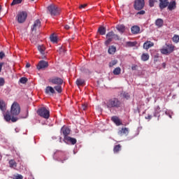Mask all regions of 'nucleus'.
Masks as SVG:
<instances>
[{
  "instance_id": "f257e3e1",
  "label": "nucleus",
  "mask_w": 179,
  "mask_h": 179,
  "mask_svg": "<svg viewBox=\"0 0 179 179\" xmlns=\"http://www.w3.org/2000/svg\"><path fill=\"white\" fill-rule=\"evenodd\" d=\"M106 106L108 110L118 109L122 107V102L118 98H111L106 101Z\"/></svg>"
},
{
  "instance_id": "f03ea898",
  "label": "nucleus",
  "mask_w": 179,
  "mask_h": 179,
  "mask_svg": "<svg viewBox=\"0 0 179 179\" xmlns=\"http://www.w3.org/2000/svg\"><path fill=\"white\" fill-rule=\"evenodd\" d=\"M176 46L171 43H166L164 46L160 50V52L164 55H169L174 51Z\"/></svg>"
},
{
  "instance_id": "7ed1b4c3",
  "label": "nucleus",
  "mask_w": 179,
  "mask_h": 179,
  "mask_svg": "<svg viewBox=\"0 0 179 179\" xmlns=\"http://www.w3.org/2000/svg\"><path fill=\"white\" fill-rule=\"evenodd\" d=\"M48 10L51 16H58L61 13V8L55 4H50L48 6Z\"/></svg>"
},
{
  "instance_id": "20e7f679",
  "label": "nucleus",
  "mask_w": 179,
  "mask_h": 179,
  "mask_svg": "<svg viewBox=\"0 0 179 179\" xmlns=\"http://www.w3.org/2000/svg\"><path fill=\"white\" fill-rule=\"evenodd\" d=\"M37 114L42 118H45V120H48V118H50V110L45 107L38 109Z\"/></svg>"
},
{
  "instance_id": "39448f33",
  "label": "nucleus",
  "mask_w": 179,
  "mask_h": 179,
  "mask_svg": "<svg viewBox=\"0 0 179 179\" xmlns=\"http://www.w3.org/2000/svg\"><path fill=\"white\" fill-rule=\"evenodd\" d=\"M10 114L13 117L19 115L20 114V106L17 102H14L10 108Z\"/></svg>"
},
{
  "instance_id": "423d86ee",
  "label": "nucleus",
  "mask_w": 179,
  "mask_h": 179,
  "mask_svg": "<svg viewBox=\"0 0 179 179\" xmlns=\"http://www.w3.org/2000/svg\"><path fill=\"white\" fill-rule=\"evenodd\" d=\"M18 23H24L27 19V13L25 11H20L16 16Z\"/></svg>"
},
{
  "instance_id": "0eeeda50",
  "label": "nucleus",
  "mask_w": 179,
  "mask_h": 179,
  "mask_svg": "<svg viewBox=\"0 0 179 179\" xmlns=\"http://www.w3.org/2000/svg\"><path fill=\"white\" fill-rule=\"evenodd\" d=\"M134 8L136 10H142L145 8V0H135Z\"/></svg>"
},
{
  "instance_id": "6e6552de",
  "label": "nucleus",
  "mask_w": 179,
  "mask_h": 179,
  "mask_svg": "<svg viewBox=\"0 0 179 179\" xmlns=\"http://www.w3.org/2000/svg\"><path fill=\"white\" fill-rule=\"evenodd\" d=\"M56 156H58V161L61 162V163H64L66 160H68V157L65 152L62 151H59L55 153Z\"/></svg>"
},
{
  "instance_id": "1a4fd4ad",
  "label": "nucleus",
  "mask_w": 179,
  "mask_h": 179,
  "mask_svg": "<svg viewBox=\"0 0 179 179\" xmlns=\"http://www.w3.org/2000/svg\"><path fill=\"white\" fill-rule=\"evenodd\" d=\"M49 82L50 83H52V85H62L64 83V80H62V78H59V77H54L52 78H50L49 80Z\"/></svg>"
},
{
  "instance_id": "9d476101",
  "label": "nucleus",
  "mask_w": 179,
  "mask_h": 179,
  "mask_svg": "<svg viewBox=\"0 0 179 179\" xmlns=\"http://www.w3.org/2000/svg\"><path fill=\"white\" fill-rule=\"evenodd\" d=\"M4 119L6 120V121H7V122H9V121L10 120L12 121V122H16V121H17V117L13 116L12 117L9 111H7L6 114H4Z\"/></svg>"
},
{
  "instance_id": "9b49d317",
  "label": "nucleus",
  "mask_w": 179,
  "mask_h": 179,
  "mask_svg": "<svg viewBox=\"0 0 179 179\" xmlns=\"http://www.w3.org/2000/svg\"><path fill=\"white\" fill-rule=\"evenodd\" d=\"M61 132L64 135V139H65L66 138H68V136H69L68 135L71 134V129L68 127L64 126L61 129Z\"/></svg>"
},
{
  "instance_id": "f8f14e48",
  "label": "nucleus",
  "mask_w": 179,
  "mask_h": 179,
  "mask_svg": "<svg viewBox=\"0 0 179 179\" xmlns=\"http://www.w3.org/2000/svg\"><path fill=\"white\" fill-rule=\"evenodd\" d=\"M106 38H108L105 41L106 45H109L110 43L113 41V38H114V31H110L106 34Z\"/></svg>"
},
{
  "instance_id": "ddd939ff",
  "label": "nucleus",
  "mask_w": 179,
  "mask_h": 179,
  "mask_svg": "<svg viewBox=\"0 0 179 179\" xmlns=\"http://www.w3.org/2000/svg\"><path fill=\"white\" fill-rule=\"evenodd\" d=\"M48 67V62H47L44 60H42V61L39 62V63L38 64L37 69H38V71H40V69H44Z\"/></svg>"
},
{
  "instance_id": "4468645a",
  "label": "nucleus",
  "mask_w": 179,
  "mask_h": 179,
  "mask_svg": "<svg viewBox=\"0 0 179 179\" xmlns=\"http://www.w3.org/2000/svg\"><path fill=\"white\" fill-rule=\"evenodd\" d=\"M160 9L163 10L169 6V0H159Z\"/></svg>"
},
{
  "instance_id": "2eb2a0df",
  "label": "nucleus",
  "mask_w": 179,
  "mask_h": 179,
  "mask_svg": "<svg viewBox=\"0 0 179 179\" xmlns=\"http://www.w3.org/2000/svg\"><path fill=\"white\" fill-rule=\"evenodd\" d=\"M40 26H41V22L40 20H36L31 27V31H36L37 29H39Z\"/></svg>"
},
{
  "instance_id": "dca6fc26",
  "label": "nucleus",
  "mask_w": 179,
  "mask_h": 179,
  "mask_svg": "<svg viewBox=\"0 0 179 179\" xmlns=\"http://www.w3.org/2000/svg\"><path fill=\"white\" fill-rule=\"evenodd\" d=\"M155 45V43L150 41H147L143 43V48L144 50H149V48H151V47H153Z\"/></svg>"
},
{
  "instance_id": "f3484780",
  "label": "nucleus",
  "mask_w": 179,
  "mask_h": 179,
  "mask_svg": "<svg viewBox=\"0 0 179 179\" xmlns=\"http://www.w3.org/2000/svg\"><path fill=\"white\" fill-rule=\"evenodd\" d=\"M111 121H113V122H114L117 127H120V125H122V122L117 116H113L111 117Z\"/></svg>"
},
{
  "instance_id": "a211bd4d",
  "label": "nucleus",
  "mask_w": 179,
  "mask_h": 179,
  "mask_svg": "<svg viewBox=\"0 0 179 179\" xmlns=\"http://www.w3.org/2000/svg\"><path fill=\"white\" fill-rule=\"evenodd\" d=\"M128 134H129V129L127 127L122 128L121 130L118 131V135H120V136H122V135H128Z\"/></svg>"
},
{
  "instance_id": "6ab92c4d",
  "label": "nucleus",
  "mask_w": 179,
  "mask_h": 179,
  "mask_svg": "<svg viewBox=\"0 0 179 179\" xmlns=\"http://www.w3.org/2000/svg\"><path fill=\"white\" fill-rule=\"evenodd\" d=\"M167 6H168L169 10H174V9L177 8V3H176V1H171L170 3L169 2V4Z\"/></svg>"
},
{
  "instance_id": "aec40b11",
  "label": "nucleus",
  "mask_w": 179,
  "mask_h": 179,
  "mask_svg": "<svg viewBox=\"0 0 179 179\" xmlns=\"http://www.w3.org/2000/svg\"><path fill=\"white\" fill-rule=\"evenodd\" d=\"M45 92L46 94H54L55 93V90L51 86H48L45 90Z\"/></svg>"
},
{
  "instance_id": "412c9836",
  "label": "nucleus",
  "mask_w": 179,
  "mask_h": 179,
  "mask_svg": "<svg viewBox=\"0 0 179 179\" xmlns=\"http://www.w3.org/2000/svg\"><path fill=\"white\" fill-rule=\"evenodd\" d=\"M64 142H71V145L76 144V138H73L71 136L66 137V138L64 139Z\"/></svg>"
},
{
  "instance_id": "4be33fe9",
  "label": "nucleus",
  "mask_w": 179,
  "mask_h": 179,
  "mask_svg": "<svg viewBox=\"0 0 179 179\" xmlns=\"http://www.w3.org/2000/svg\"><path fill=\"white\" fill-rule=\"evenodd\" d=\"M0 110L3 113H5L6 111V103H5V101L0 99Z\"/></svg>"
},
{
  "instance_id": "5701e85b",
  "label": "nucleus",
  "mask_w": 179,
  "mask_h": 179,
  "mask_svg": "<svg viewBox=\"0 0 179 179\" xmlns=\"http://www.w3.org/2000/svg\"><path fill=\"white\" fill-rule=\"evenodd\" d=\"M141 31V28L138 26H133L131 27V33L133 34H138Z\"/></svg>"
},
{
  "instance_id": "b1692460",
  "label": "nucleus",
  "mask_w": 179,
  "mask_h": 179,
  "mask_svg": "<svg viewBox=\"0 0 179 179\" xmlns=\"http://www.w3.org/2000/svg\"><path fill=\"white\" fill-rule=\"evenodd\" d=\"M149 58H150V56L148 55V53H143L141 55V61H143V62L149 61Z\"/></svg>"
},
{
  "instance_id": "393cba45",
  "label": "nucleus",
  "mask_w": 179,
  "mask_h": 179,
  "mask_svg": "<svg viewBox=\"0 0 179 179\" xmlns=\"http://www.w3.org/2000/svg\"><path fill=\"white\" fill-rule=\"evenodd\" d=\"M164 23V22L163 21V20L162 18H158L155 21V24H156V26H157V27H163Z\"/></svg>"
},
{
  "instance_id": "a878e982",
  "label": "nucleus",
  "mask_w": 179,
  "mask_h": 179,
  "mask_svg": "<svg viewBox=\"0 0 179 179\" xmlns=\"http://www.w3.org/2000/svg\"><path fill=\"white\" fill-rule=\"evenodd\" d=\"M117 30L120 31V33H124L125 31V25L124 24H119L116 26Z\"/></svg>"
},
{
  "instance_id": "bb28decb",
  "label": "nucleus",
  "mask_w": 179,
  "mask_h": 179,
  "mask_svg": "<svg viewBox=\"0 0 179 179\" xmlns=\"http://www.w3.org/2000/svg\"><path fill=\"white\" fill-rule=\"evenodd\" d=\"M115 51H117V48H115L114 45H112L109 47L108 52V54L114 55L115 54Z\"/></svg>"
},
{
  "instance_id": "cd10ccee",
  "label": "nucleus",
  "mask_w": 179,
  "mask_h": 179,
  "mask_svg": "<svg viewBox=\"0 0 179 179\" xmlns=\"http://www.w3.org/2000/svg\"><path fill=\"white\" fill-rule=\"evenodd\" d=\"M38 50L42 55H44L45 54V47L44 45H38Z\"/></svg>"
},
{
  "instance_id": "c85d7f7f",
  "label": "nucleus",
  "mask_w": 179,
  "mask_h": 179,
  "mask_svg": "<svg viewBox=\"0 0 179 179\" xmlns=\"http://www.w3.org/2000/svg\"><path fill=\"white\" fill-rule=\"evenodd\" d=\"M76 85H77V86H83V85H85V80L82 78L77 79L76 81Z\"/></svg>"
},
{
  "instance_id": "c756f323",
  "label": "nucleus",
  "mask_w": 179,
  "mask_h": 179,
  "mask_svg": "<svg viewBox=\"0 0 179 179\" xmlns=\"http://www.w3.org/2000/svg\"><path fill=\"white\" fill-rule=\"evenodd\" d=\"M9 166L11 169H15V167H17V164L14 159H11L9 161Z\"/></svg>"
},
{
  "instance_id": "7c9ffc66",
  "label": "nucleus",
  "mask_w": 179,
  "mask_h": 179,
  "mask_svg": "<svg viewBox=\"0 0 179 179\" xmlns=\"http://www.w3.org/2000/svg\"><path fill=\"white\" fill-rule=\"evenodd\" d=\"M98 31L101 36H104V34H106V28L103 27H100L98 29Z\"/></svg>"
},
{
  "instance_id": "2f4dec72",
  "label": "nucleus",
  "mask_w": 179,
  "mask_h": 179,
  "mask_svg": "<svg viewBox=\"0 0 179 179\" xmlns=\"http://www.w3.org/2000/svg\"><path fill=\"white\" fill-rule=\"evenodd\" d=\"M121 145L118 144L114 146L113 148V152L114 153H118V152H120L121 150Z\"/></svg>"
},
{
  "instance_id": "473e14b6",
  "label": "nucleus",
  "mask_w": 179,
  "mask_h": 179,
  "mask_svg": "<svg viewBox=\"0 0 179 179\" xmlns=\"http://www.w3.org/2000/svg\"><path fill=\"white\" fill-rule=\"evenodd\" d=\"M55 90L57 93H62V85L55 86Z\"/></svg>"
},
{
  "instance_id": "72a5a7b5",
  "label": "nucleus",
  "mask_w": 179,
  "mask_h": 179,
  "mask_svg": "<svg viewBox=\"0 0 179 179\" xmlns=\"http://www.w3.org/2000/svg\"><path fill=\"white\" fill-rule=\"evenodd\" d=\"M50 41H52V43H57L58 41V38L54 34H52L50 36Z\"/></svg>"
},
{
  "instance_id": "f704fd0d",
  "label": "nucleus",
  "mask_w": 179,
  "mask_h": 179,
  "mask_svg": "<svg viewBox=\"0 0 179 179\" xmlns=\"http://www.w3.org/2000/svg\"><path fill=\"white\" fill-rule=\"evenodd\" d=\"M136 44H138V43L129 41L126 43V47H135Z\"/></svg>"
},
{
  "instance_id": "c9c22d12",
  "label": "nucleus",
  "mask_w": 179,
  "mask_h": 179,
  "mask_svg": "<svg viewBox=\"0 0 179 179\" xmlns=\"http://www.w3.org/2000/svg\"><path fill=\"white\" fill-rule=\"evenodd\" d=\"M121 73V68L117 67L113 70V75H120Z\"/></svg>"
},
{
  "instance_id": "e433bc0d",
  "label": "nucleus",
  "mask_w": 179,
  "mask_h": 179,
  "mask_svg": "<svg viewBox=\"0 0 179 179\" xmlns=\"http://www.w3.org/2000/svg\"><path fill=\"white\" fill-rule=\"evenodd\" d=\"M172 41L173 43H179V36L178 35H174L173 37L172 38Z\"/></svg>"
},
{
  "instance_id": "4c0bfd02",
  "label": "nucleus",
  "mask_w": 179,
  "mask_h": 179,
  "mask_svg": "<svg viewBox=\"0 0 179 179\" xmlns=\"http://www.w3.org/2000/svg\"><path fill=\"white\" fill-rule=\"evenodd\" d=\"M160 111H162L160 106H157L155 108V112L154 116L156 117L157 115V114H159L160 113Z\"/></svg>"
},
{
  "instance_id": "58836bf2",
  "label": "nucleus",
  "mask_w": 179,
  "mask_h": 179,
  "mask_svg": "<svg viewBox=\"0 0 179 179\" xmlns=\"http://www.w3.org/2000/svg\"><path fill=\"white\" fill-rule=\"evenodd\" d=\"M22 0H13L11 3V6H13L14 5H18L19 3H22Z\"/></svg>"
},
{
  "instance_id": "ea45409f",
  "label": "nucleus",
  "mask_w": 179,
  "mask_h": 179,
  "mask_svg": "<svg viewBox=\"0 0 179 179\" xmlns=\"http://www.w3.org/2000/svg\"><path fill=\"white\" fill-rule=\"evenodd\" d=\"M118 61L117 60H113L109 63V66L110 68H113V66H114L115 65H117Z\"/></svg>"
},
{
  "instance_id": "a19ab883",
  "label": "nucleus",
  "mask_w": 179,
  "mask_h": 179,
  "mask_svg": "<svg viewBox=\"0 0 179 179\" xmlns=\"http://www.w3.org/2000/svg\"><path fill=\"white\" fill-rule=\"evenodd\" d=\"M155 2H157V0H149V6H150V8H153Z\"/></svg>"
},
{
  "instance_id": "79ce46f5",
  "label": "nucleus",
  "mask_w": 179,
  "mask_h": 179,
  "mask_svg": "<svg viewBox=\"0 0 179 179\" xmlns=\"http://www.w3.org/2000/svg\"><path fill=\"white\" fill-rule=\"evenodd\" d=\"M27 78L24 77H22L20 79V83H22L23 85H24V83H27Z\"/></svg>"
},
{
  "instance_id": "37998d69",
  "label": "nucleus",
  "mask_w": 179,
  "mask_h": 179,
  "mask_svg": "<svg viewBox=\"0 0 179 179\" xmlns=\"http://www.w3.org/2000/svg\"><path fill=\"white\" fill-rule=\"evenodd\" d=\"M13 179H23L22 175H14Z\"/></svg>"
},
{
  "instance_id": "c03bdc74",
  "label": "nucleus",
  "mask_w": 179,
  "mask_h": 179,
  "mask_svg": "<svg viewBox=\"0 0 179 179\" xmlns=\"http://www.w3.org/2000/svg\"><path fill=\"white\" fill-rule=\"evenodd\" d=\"M5 85V79L3 78H0V87Z\"/></svg>"
},
{
  "instance_id": "a18cd8bd",
  "label": "nucleus",
  "mask_w": 179,
  "mask_h": 179,
  "mask_svg": "<svg viewBox=\"0 0 179 179\" xmlns=\"http://www.w3.org/2000/svg\"><path fill=\"white\" fill-rule=\"evenodd\" d=\"M145 13H146V12L143 10H141L137 13V15H145Z\"/></svg>"
},
{
  "instance_id": "49530a36",
  "label": "nucleus",
  "mask_w": 179,
  "mask_h": 179,
  "mask_svg": "<svg viewBox=\"0 0 179 179\" xmlns=\"http://www.w3.org/2000/svg\"><path fill=\"white\" fill-rule=\"evenodd\" d=\"M5 57V53L3 52H0V59H2Z\"/></svg>"
},
{
  "instance_id": "de8ad7c7",
  "label": "nucleus",
  "mask_w": 179,
  "mask_h": 179,
  "mask_svg": "<svg viewBox=\"0 0 179 179\" xmlns=\"http://www.w3.org/2000/svg\"><path fill=\"white\" fill-rule=\"evenodd\" d=\"M123 96L124 97V99H127L128 100V99H129V94L128 93H124L123 94Z\"/></svg>"
},
{
  "instance_id": "09e8293b",
  "label": "nucleus",
  "mask_w": 179,
  "mask_h": 179,
  "mask_svg": "<svg viewBox=\"0 0 179 179\" xmlns=\"http://www.w3.org/2000/svg\"><path fill=\"white\" fill-rule=\"evenodd\" d=\"M86 6H87V4H81V5L79 6V8H80V9H83L84 8H86Z\"/></svg>"
},
{
  "instance_id": "8fccbe9b",
  "label": "nucleus",
  "mask_w": 179,
  "mask_h": 179,
  "mask_svg": "<svg viewBox=\"0 0 179 179\" xmlns=\"http://www.w3.org/2000/svg\"><path fill=\"white\" fill-rule=\"evenodd\" d=\"M113 38L115 40H120V36H118V35L114 34Z\"/></svg>"
},
{
  "instance_id": "3c124183",
  "label": "nucleus",
  "mask_w": 179,
  "mask_h": 179,
  "mask_svg": "<svg viewBox=\"0 0 179 179\" xmlns=\"http://www.w3.org/2000/svg\"><path fill=\"white\" fill-rule=\"evenodd\" d=\"M59 52H65V48L63 46L60 48Z\"/></svg>"
},
{
  "instance_id": "603ef678",
  "label": "nucleus",
  "mask_w": 179,
  "mask_h": 179,
  "mask_svg": "<svg viewBox=\"0 0 179 179\" xmlns=\"http://www.w3.org/2000/svg\"><path fill=\"white\" fill-rule=\"evenodd\" d=\"M3 65H5V63L3 62L0 63V72L2 71V66H3Z\"/></svg>"
},
{
  "instance_id": "864d4df0",
  "label": "nucleus",
  "mask_w": 179,
  "mask_h": 179,
  "mask_svg": "<svg viewBox=\"0 0 179 179\" xmlns=\"http://www.w3.org/2000/svg\"><path fill=\"white\" fill-rule=\"evenodd\" d=\"M145 120H152V115H148V116L145 117Z\"/></svg>"
},
{
  "instance_id": "5fc2aeb1",
  "label": "nucleus",
  "mask_w": 179,
  "mask_h": 179,
  "mask_svg": "<svg viewBox=\"0 0 179 179\" xmlns=\"http://www.w3.org/2000/svg\"><path fill=\"white\" fill-rule=\"evenodd\" d=\"M64 28L66 29V30H69V29H71V27H69V25H65Z\"/></svg>"
},
{
  "instance_id": "6e6d98bb",
  "label": "nucleus",
  "mask_w": 179,
  "mask_h": 179,
  "mask_svg": "<svg viewBox=\"0 0 179 179\" xmlns=\"http://www.w3.org/2000/svg\"><path fill=\"white\" fill-rule=\"evenodd\" d=\"M86 108H87V106L83 105V110H86Z\"/></svg>"
},
{
  "instance_id": "4d7b16f0",
  "label": "nucleus",
  "mask_w": 179,
  "mask_h": 179,
  "mask_svg": "<svg viewBox=\"0 0 179 179\" xmlns=\"http://www.w3.org/2000/svg\"><path fill=\"white\" fill-rule=\"evenodd\" d=\"M166 115H169L170 118H172L171 115L169 114L168 112H165Z\"/></svg>"
},
{
  "instance_id": "13d9d810",
  "label": "nucleus",
  "mask_w": 179,
  "mask_h": 179,
  "mask_svg": "<svg viewBox=\"0 0 179 179\" xmlns=\"http://www.w3.org/2000/svg\"><path fill=\"white\" fill-rule=\"evenodd\" d=\"M31 64L29 63H27L26 68H30Z\"/></svg>"
},
{
  "instance_id": "bf43d9fd",
  "label": "nucleus",
  "mask_w": 179,
  "mask_h": 179,
  "mask_svg": "<svg viewBox=\"0 0 179 179\" xmlns=\"http://www.w3.org/2000/svg\"><path fill=\"white\" fill-rule=\"evenodd\" d=\"M154 58H159V53H157L155 56Z\"/></svg>"
},
{
  "instance_id": "052dcab7",
  "label": "nucleus",
  "mask_w": 179,
  "mask_h": 179,
  "mask_svg": "<svg viewBox=\"0 0 179 179\" xmlns=\"http://www.w3.org/2000/svg\"><path fill=\"white\" fill-rule=\"evenodd\" d=\"M158 59H159V58H154V62H157V61H159Z\"/></svg>"
},
{
  "instance_id": "680f3d73",
  "label": "nucleus",
  "mask_w": 179,
  "mask_h": 179,
  "mask_svg": "<svg viewBox=\"0 0 179 179\" xmlns=\"http://www.w3.org/2000/svg\"><path fill=\"white\" fill-rule=\"evenodd\" d=\"M131 69H132V71H135V69H136V66H132Z\"/></svg>"
},
{
  "instance_id": "e2e57ef3",
  "label": "nucleus",
  "mask_w": 179,
  "mask_h": 179,
  "mask_svg": "<svg viewBox=\"0 0 179 179\" xmlns=\"http://www.w3.org/2000/svg\"><path fill=\"white\" fill-rule=\"evenodd\" d=\"M30 41H31V43H34V38H30Z\"/></svg>"
},
{
  "instance_id": "0e129e2a",
  "label": "nucleus",
  "mask_w": 179,
  "mask_h": 179,
  "mask_svg": "<svg viewBox=\"0 0 179 179\" xmlns=\"http://www.w3.org/2000/svg\"><path fill=\"white\" fill-rule=\"evenodd\" d=\"M2 10V6L0 5V12Z\"/></svg>"
},
{
  "instance_id": "69168bd1",
  "label": "nucleus",
  "mask_w": 179,
  "mask_h": 179,
  "mask_svg": "<svg viewBox=\"0 0 179 179\" xmlns=\"http://www.w3.org/2000/svg\"><path fill=\"white\" fill-rule=\"evenodd\" d=\"M31 1H34V0H31Z\"/></svg>"
}]
</instances>
